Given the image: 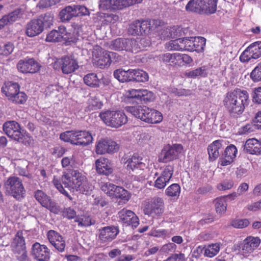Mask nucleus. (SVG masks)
I'll return each instance as SVG.
<instances>
[{"instance_id":"obj_30","label":"nucleus","mask_w":261,"mask_h":261,"mask_svg":"<svg viewBox=\"0 0 261 261\" xmlns=\"http://www.w3.org/2000/svg\"><path fill=\"white\" fill-rule=\"evenodd\" d=\"M22 15L21 9H18L8 15L3 16L2 18L0 19V30L5 25L16 21L19 18L22 17Z\"/></svg>"},{"instance_id":"obj_18","label":"nucleus","mask_w":261,"mask_h":261,"mask_svg":"<svg viewBox=\"0 0 261 261\" xmlns=\"http://www.w3.org/2000/svg\"><path fill=\"white\" fill-rule=\"evenodd\" d=\"M120 221L125 226H130L135 228L139 224L137 216L132 211L123 208L118 213Z\"/></svg>"},{"instance_id":"obj_6","label":"nucleus","mask_w":261,"mask_h":261,"mask_svg":"<svg viewBox=\"0 0 261 261\" xmlns=\"http://www.w3.org/2000/svg\"><path fill=\"white\" fill-rule=\"evenodd\" d=\"M217 0H190L186 6L187 11L211 14L217 10Z\"/></svg>"},{"instance_id":"obj_38","label":"nucleus","mask_w":261,"mask_h":261,"mask_svg":"<svg viewBox=\"0 0 261 261\" xmlns=\"http://www.w3.org/2000/svg\"><path fill=\"white\" fill-rule=\"evenodd\" d=\"M179 53L170 54L167 53L164 54V62H168L171 66H180Z\"/></svg>"},{"instance_id":"obj_11","label":"nucleus","mask_w":261,"mask_h":261,"mask_svg":"<svg viewBox=\"0 0 261 261\" xmlns=\"http://www.w3.org/2000/svg\"><path fill=\"white\" fill-rule=\"evenodd\" d=\"M110 48L116 50H126L137 53L140 50L135 39L118 38L111 42Z\"/></svg>"},{"instance_id":"obj_39","label":"nucleus","mask_w":261,"mask_h":261,"mask_svg":"<svg viewBox=\"0 0 261 261\" xmlns=\"http://www.w3.org/2000/svg\"><path fill=\"white\" fill-rule=\"evenodd\" d=\"M182 28L174 26L164 29V36L168 38H177L182 35Z\"/></svg>"},{"instance_id":"obj_17","label":"nucleus","mask_w":261,"mask_h":261,"mask_svg":"<svg viewBox=\"0 0 261 261\" xmlns=\"http://www.w3.org/2000/svg\"><path fill=\"white\" fill-rule=\"evenodd\" d=\"M31 254L37 261H48L50 258L49 249L46 246L38 242L32 245Z\"/></svg>"},{"instance_id":"obj_53","label":"nucleus","mask_w":261,"mask_h":261,"mask_svg":"<svg viewBox=\"0 0 261 261\" xmlns=\"http://www.w3.org/2000/svg\"><path fill=\"white\" fill-rule=\"evenodd\" d=\"M116 186L110 182H101L100 188L102 191L109 196H112Z\"/></svg>"},{"instance_id":"obj_46","label":"nucleus","mask_w":261,"mask_h":261,"mask_svg":"<svg viewBox=\"0 0 261 261\" xmlns=\"http://www.w3.org/2000/svg\"><path fill=\"white\" fill-rule=\"evenodd\" d=\"M85 83L90 87H97L99 86V81L95 73H89L84 78Z\"/></svg>"},{"instance_id":"obj_62","label":"nucleus","mask_w":261,"mask_h":261,"mask_svg":"<svg viewBox=\"0 0 261 261\" xmlns=\"http://www.w3.org/2000/svg\"><path fill=\"white\" fill-rule=\"evenodd\" d=\"M13 252L19 261H30L25 248L19 249L17 251H13Z\"/></svg>"},{"instance_id":"obj_47","label":"nucleus","mask_w":261,"mask_h":261,"mask_svg":"<svg viewBox=\"0 0 261 261\" xmlns=\"http://www.w3.org/2000/svg\"><path fill=\"white\" fill-rule=\"evenodd\" d=\"M180 187L177 184H173L169 186L166 190V194L172 197L177 198L180 194Z\"/></svg>"},{"instance_id":"obj_42","label":"nucleus","mask_w":261,"mask_h":261,"mask_svg":"<svg viewBox=\"0 0 261 261\" xmlns=\"http://www.w3.org/2000/svg\"><path fill=\"white\" fill-rule=\"evenodd\" d=\"M76 130L66 131L61 134L60 138L64 142H70L75 144L76 143Z\"/></svg>"},{"instance_id":"obj_12","label":"nucleus","mask_w":261,"mask_h":261,"mask_svg":"<svg viewBox=\"0 0 261 261\" xmlns=\"http://www.w3.org/2000/svg\"><path fill=\"white\" fill-rule=\"evenodd\" d=\"M88 9L84 6L71 5L66 7L60 12V17L63 21H68L73 17L88 15Z\"/></svg>"},{"instance_id":"obj_37","label":"nucleus","mask_w":261,"mask_h":261,"mask_svg":"<svg viewBox=\"0 0 261 261\" xmlns=\"http://www.w3.org/2000/svg\"><path fill=\"white\" fill-rule=\"evenodd\" d=\"M185 75L188 77L195 79L198 76L206 77L208 75L207 68L203 66L198 67L194 70L186 72Z\"/></svg>"},{"instance_id":"obj_55","label":"nucleus","mask_w":261,"mask_h":261,"mask_svg":"<svg viewBox=\"0 0 261 261\" xmlns=\"http://www.w3.org/2000/svg\"><path fill=\"white\" fill-rule=\"evenodd\" d=\"M140 31L142 36L148 35L153 30V26H151V22L149 20L140 21Z\"/></svg>"},{"instance_id":"obj_36","label":"nucleus","mask_w":261,"mask_h":261,"mask_svg":"<svg viewBox=\"0 0 261 261\" xmlns=\"http://www.w3.org/2000/svg\"><path fill=\"white\" fill-rule=\"evenodd\" d=\"M114 76L115 78L121 82L131 81V69L127 71L122 69H118L114 71Z\"/></svg>"},{"instance_id":"obj_7","label":"nucleus","mask_w":261,"mask_h":261,"mask_svg":"<svg viewBox=\"0 0 261 261\" xmlns=\"http://www.w3.org/2000/svg\"><path fill=\"white\" fill-rule=\"evenodd\" d=\"M99 117L107 125L114 128H118L127 122V117L122 111H103Z\"/></svg>"},{"instance_id":"obj_35","label":"nucleus","mask_w":261,"mask_h":261,"mask_svg":"<svg viewBox=\"0 0 261 261\" xmlns=\"http://www.w3.org/2000/svg\"><path fill=\"white\" fill-rule=\"evenodd\" d=\"M13 251H17L19 249L25 248V242L21 232H18L11 243Z\"/></svg>"},{"instance_id":"obj_61","label":"nucleus","mask_w":261,"mask_h":261,"mask_svg":"<svg viewBox=\"0 0 261 261\" xmlns=\"http://www.w3.org/2000/svg\"><path fill=\"white\" fill-rule=\"evenodd\" d=\"M75 163L73 155L64 157L61 160V164L63 168H69L74 166Z\"/></svg>"},{"instance_id":"obj_9","label":"nucleus","mask_w":261,"mask_h":261,"mask_svg":"<svg viewBox=\"0 0 261 261\" xmlns=\"http://www.w3.org/2000/svg\"><path fill=\"white\" fill-rule=\"evenodd\" d=\"M7 191L15 199L21 200L25 195V191L21 180L16 176H11L5 182Z\"/></svg>"},{"instance_id":"obj_33","label":"nucleus","mask_w":261,"mask_h":261,"mask_svg":"<svg viewBox=\"0 0 261 261\" xmlns=\"http://www.w3.org/2000/svg\"><path fill=\"white\" fill-rule=\"evenodd\" d=\"M142 160L137 155H133L126 162V164H127V169L132 171L135 169H143L146 167V165L145 164L141 161Z\"/></svg>"},{"instance_id":"obj_63","label":"nucleus","mask_w":261,"mask_h":261,"mask_svg":"<svg viewBox=\"0 0 261 261\" xmlns=\"http://www.w3.org/2000/svg\"><path fill=\"white\" fill-rule=\"evenodd\" d=\"M233 181L231 179H227L223 181L217 185V188L219 190H226L230 189L233 186Z\"/></svg>"},{"instance_id":"obj_1","label":"nucleus","mask_w":261,"mask_h":261,"mask_svg":"<svg viewBox=\"0 0 261 261\" xmlns=\"http://www.w3.org/2000/svg\"><path fill=\"white\" fill-rule=\"evenodd\" d=\"M52 182L61 193L70 199H71V197L64 189L62 183L70 190L80 191L86 195L90 194L93 188L88 182L86 176L77 170H72L70 174L64 173L61 178L54 176Z\"/></svg>"},{"instance_id":"obj_15","label":"nucleus","mask_w":261,"mask_h":261,"mask_svg":"<svg viewBox=\"0 0 261 261\" xmlns=\"http://www.w3.org/2000/svg\"><path fill=\"white\" fill-rule=\"evenodd\" d=\"M59 65L64 74L74 72L79 67L77 62L72 56H64L55 63L54 68Z\"/></svg>"},{"instance_id":"obj_51","label":"nucleus","mask_w":261,"mask_h":261,"mask_svg":"<svg viewBox=\"0 0 261 261\" xmlns=\"http://www.w3.org/2000/svg\"><path fill=\"white\" fill-rule=\"evenodd\" d=\"M250 77L254 83L261 81V64L260 63L251 72Z\"/></svg>"},{"instance_id":"obj_22","label":"nucleus","mask_w":261,"mask_h":261,"mask_svg":"<svg viewBox=\"0 0 261 261\" xmlns=\"http://www.w3.org/2000/svg\"><path fill=\"white\" fill-rule=\"evenodd\" d=\"M99 231V239L103 243H107L113 240L119 233V230L116 226H109L102 228Z\"/></svg>"},{"instance_id":"obj_16","label":"nucleus","mask_w":261,"mask_h":261,"mask_svg":"<svg viewBox=\"0 0 261 261\" xmlns=\"http://www.w3.org/2000/svg\"><path fill=\"white\" fill-rule=\"evenodd\" d=\"M260 243V240L258 237H247L241 245L240 251L244 256L247 257L256 249Z\"/></svg>"},{"instance_id":"obj_3","label":"nucleus","mask_w":261,"mask_h":261,"mask_svg":"<svg viewBox=\"0 0 261 261\" xmlns=\"http://www.w3.org/2000/svg\"><path fill=\"white\" fill-rule=\"evenodd\" d=\"M125 110L136 118L148 123H159L163 119L161 112L146 106L126 107Z\"/></svg>"},{"instance_id":"obj_19","label":"nucleus","mask_w":261,"mask_h":261,"mask_svg":"<svg viewBox=\"0 0 261 261\" xmlns=\"http://www.w3.org/2000/svg\"><path fill=\"white\" fill-rule=\"evenodd\" d=\"M118 145L111 139H101L96 145L95 151L97 154H103L106 153H112L118 150Z\"/></svg>"},{"instance_id":"obj_25","label":"nucleus","mask_w":261,"mask_h":261,"mask_svg":"<svg viewBox=\"0 0 261 261\" xmlns=\"http://www.w3.org/2000/svg\"><path fill=\"white\" fill-rule=\"evenodd\" d=\"M243 147L246 153L256 155L261 154V142L255 138L248 139Z\"/></svg>"},{"instance_id":"obj_14","label":"nucleus","mask_w":261,"mask_h":261,"mask_svg":"<svg viewBox=\"0 0 261 261\" xmlns=\"http://www.w3.org/2000/svg\"><path fill=\"white\" fill-rule=\"evenodd\" d=\"M261 57V41L251 44L241 55L240 60L245 63L251 59H257Z\"/></svg>"},{"instance_id":"obj_44","label":"nucleus","mask_w":261,"mask_h":261,"mask_svg":"<svg viewBox=\"0 0 261 261\" xmlns=\"http://www.w3.org/2000/svg\"><path fill=\"white\" fill-rule=\"evenodd\" d=\"M155 99L153 93L147 89H140L139 99L144 102L152 101Z\"/></svg>"},{"instance_id":"obj_57","label":"nucleus","mask_w":261,"mask_h":261,"mask_svg":"<svg viewBox=\"0 0 261 261\" xmlns=\"http://www.w3.org/2000/svg\"><path fill=\"white\" fill-rule=\"evenodd\" d=\"M249 224V221L247 219H237L231 221V225L234 228H244Z\"/></svg>"},{"instance_id":"obj_29","label":"nucleus","mask_w":261,"mask_h":261,"mask_svg":"<svg viewBox=\"0 0 261 261\" xmlns=\"http://www.w3.org/2000/svg\"><path fill=\"white\" fill-rule=\"evenodd\" d=\"M22 15L21 9H18L8 15L3 16L2 18L0 19V30L5 25L16 21L19 18L22 17Z\"/></svg>"},{"instance_id":"obj_21","label":"nucleus","mask_w":261,"mask_h":261,"mask_svg":"<svg viewBox=\"0 0 261 261\" xmlns=\"http://www.w3.org/2000/svg\"><path fill=\"white\" fill-rule=\"evenodd\" d=\"M17 67L20 72L25 73H34L39 70L38 64L33 59L20 60Z\"/></svg>"},{"instance_id":"obj_20","label":"nucleus","mask_w":261,"mask_h":261,"mask_svg":"<svg viewBox=\"0 0 261 261\" xmlns=\"http://www.w3.org/2000/svg\"><path fill=\"white\" fill-rule=\"evenodd\" d=\"M35 197L42 206L46 207L51 212L56 214L58 212L59 210L55 202L52 201L50 198L42 191L38 190L36 191Z\"/></svg>"},{"instance_id":"obj_10","label":"nucleus","mask_w":261,"mask_h":261,"mask_svg":"<svg viewBox=\"0 0 261 261\" xmlns=\"http://www.w3.org/2000/svg\"><path fill=\"white\" fill-rule=\"evenodd\" d=\"M92 55L96 65L102 69L110 65L112 59L115 57L116 53L105 50L100 47H97L94 49Z\"/></svg>"},{"instance_id":"obj_24","label":"nucleus","mask_w":261,"mask_h":261,"mask_svg":"<svg viewBox=\"0 0 261 261\" xmlns=\"http://www.w3.org/2000/svg\"><path fill=\"white\" fill-rule=\"evenodd\" d=\"M95 164L96 171L99 174L109 175L113 172L112 166L107 158L101 157L96 160Z\"/></svg>"},{"instance_id":"obj_32","label":"nucleus","mask_w":261,"mask_h":261,"mask_svg":"<svg viewBox=\"0 0 261 261\" xmlns=\"http://www.w3.org/2000/svg\"><path fill=\"white\" fill-rule=\"evenodd\" d=\"M93 138L89 132L76 130L75 145L86 146L92 142Z\"/></svg>"},{"instance_id":"obj_59","label":"nucleus","mask_w":261,"mask_h":261,"mask_svg":"<svg viewBox=\"0 0 261 261\" xmlns=\"http://www.w3.org/2000/svg\"><path fill=\"white\" fill-rule=\"evenodd\" d=\"M184 40L182 44V48L183 49L187 50L190 51H193V46H194V37H186L182 38Z\"/></svg>"},{"instance_id":"obj_45","label":"nucleus","mask_w":261,"mask_h":261,"mask_svg":"<svg viewBox=\"0 0 261 261\" xmlns=\"http://www.w3.org/2000/svg\"><path fill=\"white\" fill-rule=\"evenodd\" d=\"M175 39L171 40L168 43H166V48L168 50H182V42L184 41L182 38H175Z\"/></svg>"},{"instance_id":"obj_28","label":"nucleus","mask_w":261,"mask_h":261,"mask_svg":"<svg viewBox=\"0 0 261 261\" xmlns=\"http://www.w3.org/2000/svg\"><path fill=\"white\" fill-rule=\"evenodd\" d=\"M182 150L183 146L181 144H175L172 146H168L166 149L164 148V151L166 150L164 153V160L169 161L176 159L178 154L181 153Z\"/></svg>"},{"instance_id":"obj_49","label":"nucleus","mask_w":261,"mask_h":261,"mask_svg":"<svg viewBox=\"0 0 261 261\" xmlns=\"http://www.w3.org/2000/svg\"><path fill=\"white\" fill-rule=\"evenodd\" d=\"M102 106V102L96 97L91 96L89 98L87 108L89 111L101 109Z\"/></svg>"},{"instance_id":"obj_13","label":"nucleus","mask_w":261,"mask_h":261,"mask_svg":"<svg viewBox=\"0 0 261 261\" xmlns=\"http://www.w3.org/2000/svg\"><path fill=\"white\" fill-rule=\"evenodd\" d=\"M163 199L162 198L154 197L147 199L143 203V210L145 215L158 216L162 213V206Z\"/></svg>"},{"instance_id":"obj_8","label":"nucleus","mask_w":261,"mask_h":261,"mask_svg":"<svg viewBox=\"0 0 261 261\" xmlns=\"http://www.w3.org/2000/svg\"><path fill=\"white\" fill-rule=\"evenodd\" d=\"M52 20V17L46 15L43 18L30 21L26 27L27 35L33 37L39 35L43 31L44 25H49L51 24Z\"/></svg>"},{"instance_id":"obj_27","label":"nucleus","mask_w":261,"mask_h":261,"mask_svg":"<svg viewBox=\"0 0 261 261\" xmlns=\"http://www.w3.org/2000/svg\"><path fill=\"white\" fill-rule=\"evenodd\" d=\"M237 197V193L234 192L231 194L218 198L215 200V207L217 213H222L226 210V200L234 199Z\"/></svg>"},{"instance_id":"obj_40","label":"nucleus","mask_w":261,"mask_h":261,"mask_svg":"<svg viewBox=\"0 0 261 261\" xmlns=\"http://www.w3.org/2000/svg\"><path fill=\"white\" fill-rule=\"evenodd\" d=\"M57 32L59 34L62 40L67 41L68 42H75L77 40V38L75 36H72L70 33L66 31V28L64 26L61 25L58 27Z\"/></svg>"},{"instance_id":"obj_48","label":"nucleus","mask_w":261,"mask_h":261,"mask_svg":"<svg viewBox=\"0 0 261 261\" xmlns=\"http://www.w3.org/2000/svg\"><path fill=\"white\" fill-rule=\"evenodd\" d=\"M75 222L78 223V225L81 226H89L95 223V221L92 220L89 216H81L76 218Z\"/></svg>"},{"instance_id":"obj_23","label":"nucleus","mask_w":261,"mask_h":261,"mask_svg":"<svg viewBox=\"0 0 261 261\" xmlns=\"http://www.w3.org/2000/svg\"><path fill=\"white\" fill-rule=\"evenodd\" d=\"M49 243L59 251L63 252L65 248V241L61 235L53 230H50L47 234Z\"/></svg>"},{"instance_id":"obj_54","label":"nucleus","mask_w":261,"mask_h":261,"mask_svg":"<svg viewBox=\"0 0 261 261\" xmlns=\"http://www.w3.org/2000/svg\"><path fill=\"white\" fill-rule=\"evenodd\" d=\"M220 249L219 246L217 244H212L204 249V254L206 256L212 257L215 256Z\"/></svg>"},{"instance_id":"obj_52","label":"nucleus","mask_w":261,"mask_h":261,"mask_svg":"<svg viewBox=\"0 0 261 261\" xmlns=\"http://www.w3.org/2000/svg\"><path fill=\"white\" fill-rule=\"evenodd\" d=\"M250 77L254 83L261 81V64L260 63L251 72Z\"/></svg>"},{"instance_id":"obj_64","label":"nucleus","mask_w":261,"mask_h":261,"mask_svg":"<svg viewBox=\"0 0 261 261\" xmlns=\"http://www.w3.org/2000/svg\"><path fill=\"white\" fill-rule=\"evenodd\" d=\"M252 100L253 101L259 104H261V86L254 88L252 90Z\"/></svg>"},{"instance_id":"obj_5","label":"nucleus","mask_w":261,"mask_h":261,"mask_svg":"<svg viewBox=\"0 0 261 261\" xmlns=\"http://www.w3.org/2000/svg\"><path fill=\"white\" fill-rule=\"evenodd\" d=\"M1 91L9 100L16 104L24 103L28 98L24 92L20 91V86L17 83L5 82Z\"/></svg>"},{"instance_id":"obj_56","label":"nucleus","mask_w":261,"mask_h":261,"mask_svg":"<svg viewBox=\"0 0 261 261\" xmlns=\"http://www.w3.org/2000/svg\"><path fill=\"white\" fill-rule=\"evenodd\" d=\"M62 40H63L61 38V37H60L56 30H54L50 31L47 35L46 38V41L47 42H60Z\"/></svg>"},{"instance_id":"obj_4","label":"nucleus","mask_w":261,"mask_h":261,"mask_svg":"<svg viewBox=\"0 0 261 261\" xmlns=\"http://www.w3.org/2000/svg\"><path fill=\"white\" fill-rule=\"evenodd\" d=\"M3 129L9 137L18 142L26 145L32 143L31 136L21 127L17 122L14 120L5 122L3 124Z\"/></svg>"},{"instance_id":"obj_34","label":"nucleus","mask_w":261,"mask_h":261,"mask_svg":"<svg viewBox=\"0 0 261 261\" xmlns=\"http://www.w3.org/2000/svg\"><path fill=\"white\" fill-rule=\"evenodd\" d=\"M131 81L138 82H145L149 79L147 73L140 69H131Z\"/></svg>"},{"instance_id":"obj_50","label":"nucleus","mask_w":261,"mask_h":261,"mask_svg":"<svg viewBox=\"0 0 261 261\" xmlns=\"http://www.w3.org/2000/svg\"><path fill=\"white\" fill-rule=\"evenodd\" d=\"M140 21L136 20L132 22L129 26L128 32V33L134 36H140L142 35L140 31Z\"/></svg>"},{"instance_id":"obj_41","label":"nucleus","mask_w":261,"mask_h":261,"mask_svg":"<svg viewBox=\"0 0 261 261\" xmlns=\"http://www.w3.org/2000/svg\"><path fill=\"white\" fill-rule=\"evenodd\" d=\"M112 196L119 198L124 201H127L130 197V195L127 190L122 187L116 186Z\"/></svg>"},{"instance_id":"obj_26","label":"nucleus","mask_w":261,"mask_h":261,"mask_svg":"<svg viewBox=\"0 0 261 261\" xmlns=\"http://www.w3.org/2000/svg\"><path fill=\"white\" fill-rule=\"evenodd\" d=\"M237 152V149L234 145L227 146L224 151V158L220 159L221 165L225 166L230 165L236 158Z\"/></svg>"},{"instance_id":"obj_43","label":"nucleus","mask_w":261,"mask_h":261,"mask_svg":"<svg viewBox=\"0 0 261 261\" xmlns=\"http://www.w3.org/2000/svg\"><path fill=\"white\" fill-rule=\"evenodd\" d=\"M193 40V51H195L197 53L202 52L205 46L206 39L202 37H195Z\"/></svg>"},{"instance_id":"obj_2","label":"nucleus","mask_w":261,"mask_h":261,"mask_svg":"<svg viewBox=\"0 0 261 261\" xmlns=\"http://www.w3.org/2000/svg\"><path fill=\"white\" fill-rule=\"evenodd\" d=\"M249 101V94L247 91L236 89L226 94L223 104L229 116L237 119L241 117Z\"/></svg>"},{"instance_id":"obj_58","label":"nucleus","mask_w":261,"mask_h":261,"mask_svg":"<svg viewBox=\"0 0 261 261\" xmlns=\"http://www.w3.org/2000/svg\"><path fill=\"white\" fill-rule=\"evenodd\" d=\"M140 89H130L125 90L123 96L128 99L137 98L139 99Z\"/></svg>"},{"instance_id":"obj_60","label":"nucleus","mask_w":261,"mask_h":261,"mask_svg":"<svg viewBox=\"0 0 261 261\" xmlns=\"http://www.w3.org/2000/svg\"><path fill=\"white\" fill-rule=\"evenodd\" d=\"M112 10H122L127 7V0H112Z\"/></svg>"},{"instance_id":"obj_31","label":"nucleus","mask_w":261,"mask_h":261,"mask_svg":"<svg viewBox=\"0 0 261 261\" xmlns=\"http://www.w3.org/2000/svg\"><path fill=\"white\" fill-rule=\"evenodd\" d=\"M222 141L216 140L208 145L207 151L210 161H215L219 156V150L222 147Z\"/></svg>"}]
</instances>
